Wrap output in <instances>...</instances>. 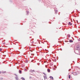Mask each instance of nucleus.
I'll return each mask as SVG.
<instances>
[{
	"label": "nucleus",
	"instance_id": "f257e3e1",
	"mask_svg": "<svg viewBox=\"0 0 80 80\" xmlns=\"http://www.w3.org/2000/svg\"><path fill=\"white\" fill-rule=\"evenodd\" d=\"M80 49V46L78 45L77 46H76V48H75V50H79Z\"/></svg>",
	"mask_w": 80,
	"mask_h": 80
},
{
	"label": "nucleus",
	"instance_id": "f03ea898",
	"mask_svg": "<svg viewBox=\"0 0 80 80\" xmlns=\"http://www.w3.org/2000/svg\"><path fill=\"white\" fill-rule=\"evenodd\" d=\"M72 73L74 75H77V72H73Z\"/></svg>",
	"mask_w": 80,
	"mask_h": 80
},
{
	"label": "nucleus",
	"instance_id": "7ed1b4c3",
	"mask_svg": "<svg viewBox=\"0 0 80 80\" xmlns=\"http://www.w3.org/2000/svg\"><path fill=\"white\" fill-rule=\"evenodd\" d=\"M54 11H55V14H57V12H58V10H55V9Z\"/></svg>",
	"mask_w": 80,
	"mask_h": 80
},
{
	"label": "nucleus",
	"instance_id": "20e7f679",
	"mask_svg": "<svg viewBox=\"0 0 80 80\" xmlns=\"http://www.w3.org/2000/svg\"><path fill=\"white\" fill-rule=\"evenodd\" d=\"M43 77L44 78V80H45L47 78V76H44Z\"/></svg>",
	"mask_w": 80,
	"mask_h": 80
},
{
	"label": "nucleus",
	"instance_id": "39448f33",
	"mask_svg": "<svg viewBox=\"0 0 80 80\" xmlns=\"http://www.w3.org/2000/svg\"><path fill=\"white\" fill-rule=\"evenodd\" d=\"M30 72H32V73H33V72H35V70H30Z\"/></svg>",
	"mask_w": 80,
	"mask_h": 80
},
{
	"label": "nucleus",
	"instance_id": "423d86ee",
	"mask_svg": "<svg viewBox=\"0 0 80 80\" xmlns=\"http://www.w3.org/2000/svg\"><path fill=\"white\" fill-rule=\"evenodd\" d=\"M73 40H69V42H70V43H72V42H73Z\"/></svg>",
	"mask_w": 80,
	"mask_h": 80
},
{
	"label": "nucleus",
	"instance_id": "0eeeda50",
	"mask_svg": "<svg viewBox=\"0 0 80 80\" xmlns=\"http://www.w3.org/2000/svg\"><path fill=\"white\" fill-rule=\"evenodd\" d=\"M47 70H48V72H50V69H47Z\"/></svg>",
	"mask_w": 80,
	"mask_h": 80
},
{
	"label": "nucleus",
	"instance_id": "6e6552de",
	"mask_svg": "<svg viewBox=\"0 0 80 80\" xmlns=\"http://www.w3.org/2000/svg\"><path fill=\"white\" fill-rule=\"evenodd\" d=\"M50 78H51V79H52V80H53V77H52V76H50Z\"/></svg>",
	"mask_w": 80,
	"mask_h": 80
},
{
	"label": "nucleus",
	"instance_id": "1a4fd4ad",
	"mask_svg": "<svg viewBox=\"0 0 80 80\" xmlns=\"http://www.w3.org/2000/svg\"><path fill=\"white\" fill-rule=\"evenodd\" d=\"M15 78L16 80H18V77L17 76H16L15 77Z\"/></svg>",
	"mask_w": 80,
	"mask_h": 80
},
{
	"label": "nucleus",
	"instance_id": "9d476101",
	"mask_svg": "<svg viewBox=\"0 0 80 80\" xmlns=\"http://www.w3.org/2000/svg\"><path fill=\"white\" fill-rule=\"evenodd\" d=\"M67 36L68 37V38H70V34H68Z\"/></svg>",
	"mask_w": 80,
	"mask_h": 80
},
{
	"label": "nucleus",
	"instance_id": "9b49d317",
	"mask_svg": "<svg viewBox=\"0 0 80 80\" xmlns=\"http://www.w3.org/2000/svg\"><path fill=\"white\" fill-rule=\"evenodd\" d=\"M68 24L70 25H72V23H71V22H69Z\"/></svg>",
	"mask_w": 80,
	"mask_h": 80
},
{
	"label": "nucleus",
	"instance_id": "f8f14e48",
	"mask_svg": "<svg viewBox=\"0 0 80 80\" xmlns=\"http://www.w3.org/2000/svg\"><path fill=\"white\" fill-rule=\"evenodd\" d=\"M19 73H22V71L19 70Z\"/></svg>",
	"mask_w": 80,
	"mask_h": 80
},
{
	"label": "nucleus",
	"instance_id": "ddd939ff",
	"mask_svg": "<svg viewBox=\"0 0 80 80\" xmlns=\"http://www.w3.org/2000/svg\"><path fill=\"white\" fill-rule=\"evenodd\" d=\"M21 79H22V80H25V78H22Z\"/></svg>",
	"mask_w": 80,
	"mask_h": 80
},
{
	"label": "nucleus",
	"instance_id": "4468645a",
	"mask_svg": "<svg viewBox=\"0 0 80 80\" xmlns=\"http://www.w3.org/2000/svg\"><path fill=\"white\" fill-rule=\"evenodd\" d=\"M68 77H69V79H70V77H71V76H70V75H69L68 76Z\"/></svg>",
	"mask_w": 80,
	"mask_h": 80
},
{
	"label": "nucleus",
	"instance_id": "2eb2a0df",
	"mask_svg": "<svg viewBox=\"0 0 80 80\" xmlns=\"http://www.w3.org/2000/svg\"><path fill=\"white\" fill-rule=\"evenodd\" d=\"M27 15H28V13H29V12L28 11H27Z\"/></svg>",
	"mask_w": 80,
	"mask_h": 80
},
{
	"label": "nucleus",
	"instance_id": "dca6fc26",
	"mask_svg": "<svg viewBox=\"0 0 80 80\" xmlns=\"http://www.w3.org/2000/svg\"><path fill=\"white\" fill-rule=\"evenodd\" d=\"M54 67H55V68H57V66H56V65H54Z\"/></svg>",
	"mask_w": 80,
	"mask_h": 80
},
{
	"label": "nucleus",
	"instance_id": "f3484780",
	"mask_svg": "<svg viewBox=\"0 0 80 80\" xmlns=\"http://www.w3.org/2000/svg\"><path fill=\"white\" fill-rule=\"evenodd\" d=\"M43 74H44V75H45V76H46V75H47V74H45V73H43Z\"/></svg>",
	"mask_w": 80,
	"mask_h": 80
},
{
	"label": "nucleus",
	"instance_id": "a211bd4d",
	"mask_svg": "<svg viewBox=\"0 0 80 80\" xmlns=\"http://www.w3.org/2000/svg\"><path fill=\"white\" fill-rule=\"evenodd\" d=\"M37 65H40V63H37Z\"/></svg>",
	"mask_w": 80,
	"mask_h": 80
},
{
	"label": "nucleus",
	"instance_id": "6ab92c4d",
	"mask_svg": "<svg viewBox=\"0 0 80 80\" xmlns=\"http://www.w3.org/2000/svg\"><path fill=\"white\" fill-rule=\"evenodd\" d=\"M2 48H0V51H2Z\"/></svg>",
	"mask_w": 80,
	"mask_h": 80
},
{
	"label": "nucleus",
	"instance_id": "aec40b11",
	"mask_svg": "<svg viewBox=\"0 0 80 80\" xmlns=\"http://www.w3.org/2000/svg\"><path fill=\"white\" fill-rule=\"evenodd\" d=\"M32 55H34V54H31Z\"/></svg>",
	"mask_w": 80,
	"mask_h": 80
},
{
	"label": "nucleus",
	"instance_id": "412c9836",
	"mask_svg": "<svg viewBox=\"0 0 80 80\" xmlns=\"http://www.w3.org/2000/svg\"><path fill=\"white\" fill-rule=\"evenodd\" d=\"M14 75H16V77H17V75L16 74H14Z\"/></svg>",
	"mask_w": 80,
	"mask_h": 80
},
{
	"label": "nucleus",
	"instance_id": "4be33fe9",
	"mask_svg": "<svg viewBox=\"0 0 80 80\" xmlns=\"http://www.w3.org/2000/svg\"><path fill=\"white\" fill-rule=\"evenodd\" d=\"M0 79L1 80H3V78H0Z\"/></svg>",
	"mask_w": 80,
	"mask_h": 80
},
{
	"label": "nucleus",
	"instance_id": "5701e85b",
	"mask_svg": "<svg viewBox=\"0 0 80 80\" xmlns=\"http://www.w3.org/2000/svg\"><path fill=\"white\" fill-rule=\"evenodd\" d=\"M32 78V77H29V78Z\"/></svg>",
	"mask_w": 80,
	"mask_h": 80
},
{
	"label": "nucleus",
	"instance_id": "b1692460",
	"mask_svg": "<svg viewBox=\"0 0 80 80\" xmlns=\"http://www.w3.org/2000/svg\"><path fill=\"white\" fill-rule=\"evenodd\" d=\"M76 22H77V23H78V20H77Z\"/></svg>",
	"mask_w": 80,
	"mask_h": 80
},
{
	"label": "nucleus",
	"instance_id": "393cba45",
	"mask_svg": "<svg viewBox=\"0 0 80 80\" xmlns=\"http://www.w3.org/2000/svg\"><path fill=\"white\" fill-rule=\"evenodd\" d=\"M30 58H33V57H30Z\"/></svg>",
	"mask_w": 80,
	"mask_h": 80
},
{
	"label": "nucleus",
	"instance_id": "a878e982",
	"mask_svg": "<svg viewBox=\"0 0 80 80\" xmlns=\"http://www.w3.org/2000/svg\"><path fill=\"white\" fill-rule=\"evenodd\" d=\"M5 42H4L3 44H5Z\"/></svg>",
	"mask_w": 80,
	"mask_h": 80
},
{
	"label": "nucleus",
	"instance_id": "bb28decb",
	"mask_svg": "<svg viewBox=\"0 0 80 80\" xmlns=\"http://www.w3.org/2000/svg\"><path fill=\"white\" fill-rule=\"evenodd\" d=\"M45 66H46V67H47V65H46Z\"/></svg>",
	"mask_w": 80,
	"mask_h": 80
},
{
	"label": "nucleus",
	"instance_id": "cd10ccee",
	"mask_svg": "<svg viewBox=\"0 0 80 80\" xmlns=\"http://www.w3.org/2000/svg\"><path fill=\"white\" fill-rule=\"evenodd\" d=\"M1 73V72H0V74Z\"/></svg>",
	"mask_w": 80,
	"mask_h": 80
},
{
	"label": "nucleus",
	"instance_id": "c85d7f7f",
	"mask_svg": "<svg viewBox=\"0 0 80 80\" xmlns=\"http://www.w3.org/2000/svg\"><path fill=\"white\" fill-rule=\"evenodd\" d=\"M32 43H33V42H32Z\"/></svg>",
	"mask_w": 80,
	"mask_h": 80
},
{
	"label": "nucleus",
	"instance_id": "c756f323",
	"mask_svg": "<svg viewBox=\"0 0 80 80\" xmlns=\"http://www.w3.org/2000/svg\"><path fill=\"white\" fill-rule=\"evenodd\" d=\"M54 70H55V68H54Z\"/></svg>",
	"mask_w": 80,
	"mask_h": 80
},
{
	"label": "nucleus",
	"instance_id": "7c9ffc66",
	"mask_svg": "<svg viewBox=\"0 0 80 80\" xmlns=\"http://www.w3.org/2000/svg\"><path fill=\"white\" fill-rule=\"evenodd\" d=\"M31 52H33V51H31Z\"/></svg>",
	"mask_w": 80,
	"mask_h": 80
},
{
	"label": "nucleus",
	"instance_id": "2f4dec72",
	"mask_svg": "<svg viewBox=\"0 0 80 80\" xmlns=\"http://www.w3.org/2000/svg\"><path fill=\"white\" fill-rule=\"evenodd\" d=\"M49 23H50V22H49Z\"/></svg>",
	"mask_w": 80,
	"mask_h": 80
},
{
	"label": "nucleus",
	"instance_id": "473e14b6",
	"mask_svg": "<svg viewBox=\"0 0 80 80\" xmlns=\"http://www.w3.org/2000/svg\"><path fill=\"white\" fill-rule=\"evenodd\" d=\"M26 70H27V69H26Z\"/></svg>",
	"mask_w": 80,
	"mask_h": 80
},
{
	"label": "nucleus",
	"instance_id": "72a5a7b5",
	"mask_svg": "<svg viewBox=\"0 0 80 80\" xmlns=\"http://www.w3.org/2000/svg\"><path fill=\"white\" fill-rule=\"evenodd\" d=\"M69 71H70L69 70Z\"/></svg>",
	"mask_w": 80,
	"mask_h": 80
}]
</instances>
